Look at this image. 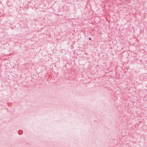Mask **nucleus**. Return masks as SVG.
<instances>
[{"instance_id": "obj_1", "label": "nucleus", "mask_w": 147, "mask_h": 147, "mask_svg": "<svg viewBox=\"0 0 147 147\" xmlns=\"http://www.w3.org/2000/svg\"><path fill=\"white\" fill-rule=\"evenodd\" d=\"M23 132V131L22 130H19L18 131V133L20 135L22 134Z\"/></svg>"}, {"instance_id": "obj_2", "label": "nucleus", "mask_w": 147, "mask_h": 147, "mask_svg": "<svg viewBox=\"0 0 147 147\" xmlns=\"http://www.w3.org/2000/svg\"><path fill=\"white\" fill-rule=\"evenodd\" d=\"M91 38H89V40H91Z\"/></svg>"}]
</instances>
